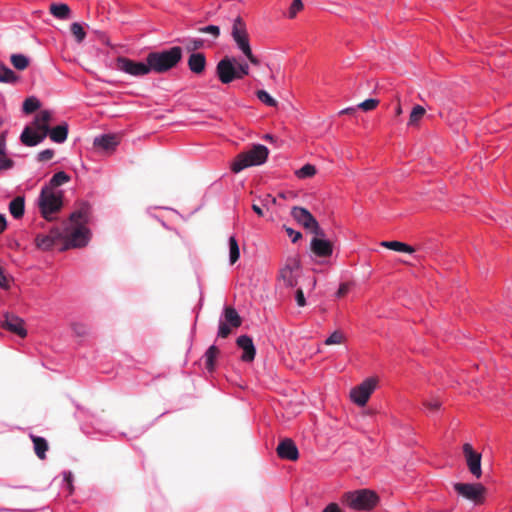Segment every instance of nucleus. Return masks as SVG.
Segmentation results:
<instances>
[{"label":"nucleus","instance_id":"obj_50","mask_svg":"<svg viewBox=\"0 0 512 512\" xmlns=\"http://www.w3.org/2000/svg\"><path fill=\"white\" fill-rule=\"evenodd\" d=\"M54 157V151L52 149H45L38 153L37 159L40 162L49 161Z\"/></svg>","mask_w":512,"mask_h":512},{"label":"nucleus","instance_id":"obj_53","mask_svg":"<svg viewBox=\"0 0 512 512\" xmlns=\"http://www.w3.org/2000/svg\"><path fill=\"white\" fill-rule=\"evenodd\" d=\"M72 329H73L74 333L78 336H85L87 334V329L82 324L74 323V324H72Z\"/></svg>","mask_w":512,"mask_h":512},{"label":"nucleus","instance_id":"obj_2","mask_svg":"<svg viewBox=\"0 0 512 512\" xmlns=\"http://www.w3.org/2000/svg\"><path fill=\"white\" fill-rule=\"evenodd\" d=\"M182 55V48L174 46L168 50L149 53L146 61L149 63L151 71L165 73L177 66L182 59Z\"/></svg>","mask_w":512,"mask_h":512},{"label":"nucleus","instance_id":"obj_37","mask_svg":"<svg viewBox=\"0 0 512 512\" xmlns=\"http://www.w3.org/2000/svg\"><path fill=\"white\" fill-rule=\"evenodd\" d=\"M70 30L78 43H81L85 39L86 32L84 31L81 24L77 22L72 23L70 26Z\"/></svg>","mask_w":512,"mask_h":512},{"label":"nucleus","instance_id":"obj_20","mask_svg":"<svg viewBox=\"0 0 512 512\" xmlns=\"http://www.w3.org/2000/svg\"><path fill=\"white\" fill-rule=\"evenodd\" d=\"M120 143V137L116 134H106L94 139V146L109 151L115 149Z\"/></svg>","mask_w":512,"mask_h":512},{"label":"nucleus","instance_id":"obj_49","mask_svg":"<svg viewBox=\"0 0 512 512\" xmlns=\"http://www.w3.org/2000/svg\"><path fill=\"white\" fill-rule=\"evenodd\" d=\"M249 74V65L247 63H239L236 66L237 79H242L244 76Z\"/></svg>","mask_w":512,"mask_h":512},{"label":"nucleus","instance_id":"obj_5","mask_svg":"<svg viewBox=\"0 0 512 512\" xmlns=\"http://www.w3.org/2000/svg\"><path fill=\"white\" fill-rule=\"evenodd\" d=\"M63 192L52 190L51 187H43L39 196V208L42 216L51 221L52 214L57 213L63 206Z\"/></svg>","mask_w":512,"mask_h":512},{"label":"nucleus","instance_id":"obj_59","mask_svg":"<svg viewBox=\"0 0 512 512\" xmlns=\"http://www.w3.org/2000/svg\"><path fill=\"white\" fill-rule=\"evenodd\" d=\"M7 227L6 218L3 214H0V233L4 232Z\"/></svg>","mask_w":512,"mask_h":512},{"label":"nucleus","instance_id":"obj_33","mask_svg":"<svg viewBox=\"0 0 512 512\" xmlns=\"http://www.w3.org/2000/svg\"><path fill=\"white\" fill-rule=\"evenodd\" d=\"M219 353H220V351L215 345H212L208 348V350L205 353L207 370H209V371L214 370L215 360L218 357Z\"/></svg>","mask_w":512,"mask_h":512},{"label":"nucleus","instance_id":"obj_19","mask_svg":"<svg viewBox=\"0 0 512 512\" xmlns=\"http://www.w3.org/2000/svg\"><path fill=\"white\" fill-rule=\"evenodd\" d=\"M88 214H89V206L87 204H82L79 209H77L70 215L69 222H67L66 224H68V227L69 226H77V227L85 226V224L88 221Z\"/></svg>","mask_w":512,"mask_h":512},{"label":"nucleus","instance_id":"obj_22","mask_svg":"<svg viewBox=\"0 0 512 512\" xmlns=\"http://www.w3.org/2000/svg\"><path fill=\"white\" fill-rule=\"evenodd\" d=\"M30 438L34 445L35 454L39 459L44 460L48 450V442L40 436L30 435Z\"/></svg>","mask_w":512,"mask_h":512},{"label":"nucleus","instance_id":"obj_3","mask_svg":"<svg viewBox=\"0 0 512 512\" xmlns=\"http://www.w3.org/2000/svg\"><path fill=\"white\" fill-rule=\"evenodd\" d=\"M269 155V150L266 146L257 144L248 150L239 153L231 164V170L234 173H239L242 170L251 167L259 166L266 162Z\"/></svg>","mask_w":512,"mask_h":512},{"label":"nucleus","instance_id":"obj_34","mask_svg":"<svg viewBox=\"0 0 512 512\" xmlns=\"http://www.w3.org/2000/svg\"><path fill=\"white\" fill-rule=\"evenodd\" d=\"M229 250H230V254H229L230 263L234 264L237 262V260L240 257L239 246H238L237 240L234 236H231L229 238Z\"/></svg>","mask_w":512,"mask_h":512},{"label":"nucleus","instance_id":"obj_57","mask_svg":"<svg viewBox=\"0 0 512 512\" xmlns=\"http://www.w3.org/2000/svg\"><path fill=\"white\" fill-rule=\"evenodd\" d=\"M244 55L248 58V60L254 64V65H259L260 64V61L259 59L254 56V54L252 53V49L247 51L246 53H244Z\"/></svg>","mask_w":512,"mask_h":512},{"label":"nucleus","instance_id":"obj_8","mask_svg":"<svg viewBox=\"0 0 512 512\" xmlns=\"http://www.w3.org/2000/svg\"><path fill=\"white\" fill-rule=\"evenodd\" d=\"M454 489L459 495L475 504H482L484 502L486 489L480 483H455Z\"/></svg>","mask_w":512,"mask_h":512},{"label":"nucleus","instance_id":"obj_27","mask_svg":"<svg viewBox=\"0 0 512 512\" xmlns=\"http://www.w3.org/2000/svg\"><path fill=\"white\" fill-rule=\"evenodd\" d=\"M18 80L19 77L15 74V72L0 62V82L15 84L18 82Z\"/></svg>","mask_w":512,"mask_h":512},{"label":"nucleus","instance_id":"obj_30","mask_svg":"<svg viewBox=\"0 0 512 512\" xmlns=\"http://www.w3.org/2000/svg\"><path fill=\"white\" fill-rule=\"evenodd\" d=\"M426 113V110L421 105H416L413 107L410 116L408 125L409 126H418L420 123V120L424 117Z\"/></svg>","mask_w":512,"mask_h":512},{"label":"nucleus","instance_id":"obj_42","mask_svg":"<svg viewBox=\"0 0 512 512\" xmlns=\"http://www.w3.org/2000/svg\"><path fill=\"white\" fill-rule=\"evenodd\" d=\"M303 9L302 0H293L289 7L288 17L293 19L296 17L297 13Z\"/></svg>","mask_w":512,"mask_h":512},{"label":"nucleus","instance_id":"obj_62","mask_svg":"<svg viewBox=\"0 0 512 512\" xmlns=\"http://www.w3.org/2000/svg\"><path fill=\"white\" fill-rule=\"evenodd\" d=\"M395 114H396V116H399V115H401V114H402V108H401V105H400V101H399V100H398V104H397V106H396V108H395Z\"/></svg>","mask_w":512,"mask_h":512},{"label":"nucleus","instance_id":"obj_29","mask_svg":"<svg viewBox=\"0 0 512 512\" xmlns=\"http://www.w3.org/2000/svg\"><path fill=\"white\" fill-rule=\"evenodd\" d=\"M10 61L13 67L20 71L25 70L30 64V59L23 54H12Z\"/></svg>","mask_w":512,"mask_h":512},{"label":"nucleus","instance_id":"obj_23","mask_svg":"<svg viewBox=\"0 0 512 512\" xmlns=\"http://www.w3.org/2000/svg\"><path fill=\"white\" fill-rule=\"evenodd\" d=\"M25 200L18 196L9 203V212L15 219H20L24 215Z\"/></svg>","mask_w":512,"mask_h":512},{"label":"nucleus","instance_id":"obj_24","mask_svg":"<svg viewBox=\"0 0 512 512\" xmlns=\"http://www.w3.org/2000/svg\"><path fill=\"white\" fill-rule=\"evenodd\" d=\"M224 318L227 324H230L233 328H238L242 324V319L236 309L231 306H227L224 309Z\"/></svg>","mask_w":512,"mask_h":512},{"label":"nucleus","instance_id":"obj_46","mask_svg":"<svg viewBox=\"0 0 512 512\" xmlns=\"http://www.w3.org/2000/svg\"><path fill=\"white\" fill-rule=\"evenodd\" d=\"M14 166V161L6 156L3 152L0 154V171L11 169Z\"/></svg>","mask_w":512,"mask_h":512},{"label":"nucleus","instance_id":"obj_40","mask_svg":"<svg viewBox=\"0 0 512 512\" xmlns=\"http://www.w3.org/2000/svg\"><path fill=\"white\" fill-rule=\"evenodd\" d=\"M345 341V335L341 331H334L326 340V345L342 344Z\"/></svg>","mask_w":512,"mask_h":512},{"label":"nucleus","instance_id":"obj_51","mask_svg":"<svg viewBox=\"0 0 512 512\" xmlns=\"http://www.w3.org/2000/svg\"><path fill=\"white\" fill-rule=\"evenodd\" d=\"M63 476H64V481L66 482L67 484V489H68V492L69 494H72L73 491H74V486H73V476H72V473L70 471H65L63 473Z\"/></svg>","mask_w":512,"mask_h":512},{"label":"nucleus","instance_id":"obj_41","mask_svg":"<svg viewBox=\"0 0 512 512\" xmlns=\"http://www.w3.org/2000/svg\"><path fill=\"white\" fill-rule=\"evenodd\" d=\"M198 32L203 34H209L214 40L220 36V28L217 25H208L198 29Z\"/></svg>","mask_w":512,"mask_h":512},{"label":"nucleus","instance_id":"obj_61","mask_svg":"<svg viewBox=\"0 0 512 512\" xmlns=\"http://www.w3.org/2000/svg\"><path fill=\"white\" fill-rule=\"evenodd\" d=\"M356 112V108L355 107H349V108H345L343 110H341L339 112L340 115H343V114H354Z\"/></svg>","mask_w":512,"mask_h":512},{"label":"nucleus","instance_id":"obj_26","mask_svg":"<svg viewBox=\"0 0 512 512\" xmlns=\"http://www.w3.org/2000/svg\"><path fill=\"white\" fill-rule=\"evenodd\" d=\"M381 246L397 252L414 253V247L400 241H383Z\"/></svg>","mask_w":512,"mask_h":512},{"label":"nucleus","instance_id":"obj_10","mask_svg":"<svg viewBox=\"0 0 512 512\" xmlns=\"http://www.w3.org/2000/svg\"><path fill=\"white\" fill-rule=\"evenodd\" d=\"M377 385V379L368 378L358 386L354 387L350 392L352 401L358 406H365L375 390Z\"/></svg>","mask_w":512,"mask_h":512},{"label":"nucleus","instance_id":"obj_38","mask_svg":"<svg viewBox=\"0 0 512 512\" xmlns=\"http://www.w3.org/2000/svg\"><path fill=\"white\" fill-rule=\"evenodd\" d=\"M257 98L264 104L270 107H276L277 101L271 97L265 90H258L256 92Z\"/></svg>","mask_w":512,"mask_h":512},{"label":"nucleus","instance_id":"obj_14","mask_svg":"<svg viewBox=\"0 0 512 512\" xmlns=\"http://www.w3.org/2000/svg\"><path fill=\"white\" fill-rule=\"evenodd\" d=\"M325 236H316L311 240L310 251L319 258L330 257L333 253V244L331 241L326 240Z\"/></svg>","mask_w":512,"mask_h":512},{"label":"nucleus","instance_id":"obj_54","mask_svg":"<svg viewBox=\"0 0 512 512\" xmlns=\"http://www.w3.org/2000/svg\"><path fill=\"white\" fill-rule=\"evenodd\" d=\"M295 298H296V302H297L298 306L304 307L306 305V300H305L304 293H303L302 289H298L296 291Z\"/></svg>","mask_w":512,"mask_h":512},{"label":"nucleus","instance_id":"obj_32","mask_svg":"<svg viewBox=\"0 0 512 512\" xmlns=\"http://www.w3.org/2000/svg\"><path fill=\"white\" fill-rule=\"evenodd\" d=\"M35 244L38 249L43 251L50 250L56 244L48 235L38 234L35 238Z\"/></svg>","mask_w":512,"mask_h":512},{"label":"nucleus","instance_id":"obj_58","mask_svg":"<svg viewBox=\"0 0 512 512\" xmlns=\"http://www.w3.org/2000/svg\"><path fill=\"white\" fill-rule=\"evenodd\" d=\"M323 512H342L338 504L336 503H330L325 507Z\"/></svg>","mask_w":512,"mask_h":512},{"label":"nucleus","instance_id":"obj_39","mask_svg":"<svg viewBox=\"0 0 512 512\" xmlns=\"http://www.w3.org/2000/svg\"><path fill=\"white\" fill-rule=\"evenodd\" d=\"M316 174V168L314 165L305 164L302 168H300L296 175L298 178H309Z\"/></svg>","mask_w":512,"mask_h":512},{"label":"nucleus","instance_id":"obj_43","mask_svg":"<svg viewBox=\"0 0 512 512\" xmlns=\"http://www.w3.org/2000/svg\"><path fill=\"white\" fill-rule=\"evenodd\" d=\"M379 104V100L377 99H367L363 102H361L360 104H358V108L363 110V111H371V110H374Z\"/></svg>","mask_w":512,"mask_h":512},{"label":"nucleus","instance_id":"obj_25","mask_svg":"<svg viewBox=\"0 0 512 512\" xmlns=\"http://www.w3.org/2000/svg\"><path fill=\"white\" fill-rule=\"evenodd\" d=\"M50 13L58 19H68L71 14V10L67 4L64 3H53L50 5Z\"/></svg>","mask_w":512,"mask_h":512},{"label":"nucleus","instance_id":"obj_4","mask_svg":"<svg viewBox=\"0 0 512 512\" xmlns=\"http://www.w3.org/2000/svg\"><path fill=\"white\" fill-rule=\"evenodd\" d=\"M378 501V495L368 489L346 492L342 496V502L355 510H370L376 506Z\"/></svg>","mask_w":512,"mask_h":512},{"label":"nucleus","instance_id":"obj_36","mask_svg":"<svg viewBox=\"0 0 512 512\" xmlns=\"http://www.w3.org/2000/svg\"><path fill=\"white\" fill-rule=\"evenodd\" d=\"M40 107V101L35 97H28L23 103V111L26 114L35 112Z\"/></svg>","mask_w":512,"mask_h":512},{"label":"nucleus","instance_id":"obj_6","mask_svg":"<svg viewBox=\"0 0 512 512\" xmlns=\"http://www.w3.org/2000/svg\"><path fill=\"white\" fill-rule=\"evenodd\" d=\"M301 272V262L298 255L289 256L284 266L279 270L278 278L283 285L293 288L298 284V277Z\"/></svg>","mask_w":512,"mask_h":512},{"label":"nucleus","instance_id":"obj_35","mask_svg":"<svg viewBox=\"0 0 512 512\" xmlns=\"http://www.w3.org/2000/svg\"><path fill=\"white\" fill-rule=\"evenodd\" d=\"M68 232H69L68 224L64 223V227L62 229L61 228H52L50 230L49 234H47V235L50 236L55 243H57L60 240H63L65 242V236Z\"/></svg>","mask_w":512,"mask_h":512},{"label":"nucleus","instance_id":"obj_55","mask_svg":"<svg viewBox=\"0 0 512 512\" xmlns=\"http://www.w3.org/2000/svg\"><path fill=\"white\" fill-rule=\"evenodd\" d=\"M0 287H2L4 289L9 288V280L6 277V275L4 274V270L1 265H0Z\"/></svg>","mask_w":512,"mask_h":512},{"label":"nucleus","instance_id":"obj_56","mask_svg":"<svg viewBox=\"0 0 512 512\" xmlns=\"http://www.w3.org/2000/svg\"><path fill=\"white\" fill-rule=\"evenodd\" d=\"M349 292V285L347 283H342L336 292V296L338 298L344 297Z\"/></svg>","mask_w":512,"mask_h":512},{"label":"nucleus","instance_id":"obj_28","mask_svg":"<svg viewBox=\"0 0 512 512\" xmlns=\"http://www.w3.org/2000/svg\"><path fill=\"white\" fill-rule=\"evenodd\" d=\"M231 36H232V38L248 36L247 30H246V25H245L243 19L239 16L236 17L233 21Z\"/></svg>","mask_w":512,"mask_h":512},{"label":"nucleus","instance_id":"obj_9","mask_svg":"<svg viewBox=\"0 0 512 512\" xmlns=\"http://www.w3.org/2000/svg\"><path fill=\"white\" fill-rule=\"evenodd\" d=\"M237 59L225 56L216 65V75L222 84H229L237 80L236 75Z\"/></svg>","mask_w":512,"mask_h":512},{"label":"nucleus","instance_id":"obj_47","mask_svg":"<svg viewBox=\"0 0 512 512\" xmlns=\"http://www.w3.org/2000/svg\"><path fill=\"white\" fill-rule=\"evenodd\" d=\"M205 45V41L203 39L197 38L192 39L189 41V44L187 45L188 51H196L199 49H202Z\"/></svg>","mask_w":512,"mask_h":512},{"label":"nucleus","instance_id":"obj_12","mask_svg":"<svg viewBox=\"0 0 512 512\" xmlns=\"http://www.w3.org/2000/svg\"><path fill=\"white\" fill-rule=\"evenodd\" d=\"M117 68L132 76H143L151 72L147 61L146 63L137 62L126 57H119L117 59Z\"/></svg>","mask_w":512,"mask_h":512},{"label":"nucleus","instance_id":"obj_63","mask_svg":"<svg viewBox=\"0 0 512 512\" xmlns=\"http://www.w3.org/2000/svg\"><path fill=\"white\" fill-rule=\"evenodd\" d=\"M6 136H7V131H3L0 134V141H2V143L5 144V145H6Z\"/></svg>","mask_w":512,"mask_h":512},{"label":"nucleus","instance_id":"obj_7","mask_svg":"<svg viewBox=\"0 0 512 512\" xmlns=\"http://www.w3.org/2000/svg\"><path fill=\"white\" fill-rule=\"evenodd\" d=\"M291 216L293 219L303 226L306 230L310 231L316 236H325L324 230L319 226L315 217L306 209L299 206H294L291 209Z\"/></svg>","mask_w":512,"mask_h":512},{"label":"nucleus","instance_id":"obj_18","mask_svg":"<svg viewBox=\"0 0 512 512\" xmlns=\"http://www.w3.org/2000/svg\"><path fill=\"white\" fill-rule=\"evenodd\" d=\"M187 65L192 73L201 75L206 69V57L201 52L192 53L188 58Z\"/></svg>","mask_w":512,"mask_h":512},{"label":"nucleus","instance_id":"obj_1","mask_svg":"<svg viewBox=\"0 0 512 512\" xmlns=\"http://www.w3.org/2000/svg\"><path fill=\"white\" fill-rule=\"evenodd\" d=\"M53 120V114L49 110H41L31 122L27 125L20 135V141L23 145L33 147L47 137L49 132V124Z\"/></svg>","mask_w":512,"mask_h":512},{"label":"nucleus","instance_id":"obj_31","mask_svg":"<svg viewBox=\"0 0 512 512\" xmlns=\"http://www.w3.org/2000/svg\"><path fill=\"white\" fill-rule=\"evenodd\" d=\"M69 181L70 176L64 171H59L53 175L49 181V184L45 187H51V189L54 190V188L61 186Z\"/></svg>","mask_w":512,"mask_h":512},{"label":"nucleus","instance_id":"obj_13","mask_svg":"<svg viewBox=\"0 0 512 512\" xmlns=\"http://www.w3.org/2000/svg\"><path fill=\"white\" fill-rule=\"evenodd\" d=\"M463 453L470 473L477 479L481 477V454L473 450L469 443L463 445Z\"/></svg>","mask_w":512,"mask_h":512},{"label":"nucleus","instance_id":"obj_21","mask_svg":"<svg viewBox=\"0 0 512 512\" xmlns=\"http://www.w3.org/2000/svg\"><path fill=\"white\" fill-rule=\"evenodd\" d=\"M68 124L63 122L57 125L54 128L49 127V132H47V136L55 143H63L66 141L68 137Z\"/></svg>","mask_w":512,"mask_h":512},{"label":"nucleus","instance_id":"obj_48","mask_svg":"<svg viewBox=\"0 0 512 512\" xmlns=\"http://www.w3.org/2000/svg\"><path fill=\"white\" fill-rule=\"evenodd\" d=\"M231 333V326L224 321H220L218 337L227 338Z\"/></svg>","mask_w":512,"mask_h":512},{"label":"nucleus","instance_id":"obj_17","mask_svg":"<svg viewBox=\"0 0 512 512\" xmlns=\"http://www.w3.org/2000/svg\"><path fill=\"white\" fill-rule=\"evenodd\" d=\"M236 343L238 347L243 350L241 360L244 362L253 361L256 355V349L252 338L247 335H241L237 338Z\"/></svg>","mask_w":512,"mask_h":512},{"label":"nucleus","instance_id":"obj_60","mask_svg":"<svg viewBox=\"0 0 512 512\" xmlns=\"http://www.w3.org/2000/svg\"><path fill=\"white\" fill-rule=\"evenodd\" d=\"M252 209H253V211H254L258 216L262 217V216L264 215V212H263L262 208H261L259 205H257V204H253V205H252Z\"/></svg>","mask_w":512,"mask_h":512},{"label":"nucleus","instance_id":"obj_11","mask_svg":"<svg viewBox=\"0 0 512 512\" xmlns=\"http://www.w3.org/2000/svg\"><path fill=\"white\" fill-rule=\"evenodd\" d=\"M88 233L89 231L85 226H74L72 230L69 226V232L65 236V242L61 250L84 247L89 240Z\"/></svg>","mask_w":512,"mask_h":512},{"label":"nucleus","instance_id":"obj_64","mask_svg":"<svg viewBox=\"0 0 512 512\" xmlns=\"http://www.w3.org/2000/svg\"><path fill=\"white\" fill-rule=\"evenodd\" d=\"M6 151V145L0 141V154Z\"/></svg>","mask_w":512,"mask_h":512},{"label":"nucleus","instance_id":"obj_52","mask_svg":"<svg viewBox=\"0 0 512 512\" xmlns=\"http://www.w3.org/2000/svg\"><path fill=\"white\" fill-rule=\"evenodd\" d=\"M285 231L287 235L291 238L293 243H296L298 240L302 238L301 232L295 231L290 227H285Z\"/></svg>","mask_w":512,"mask_h":512},{"label":"nucleus","instance_id":"obj_15","mask_svg":"<svg viewBox=\"0 0 512 512\" xmlns=\"http://www.w3.org/2000/svg\"><path fill=\"white\" fill-rule=\"evenodd\" d=\"M2 327L12 333L17 334L21 338H24L27 335L24 320L14 314L7 313L4 315Z\"/></svg>","mask_w":512,"mask_h":512},{"label":"nucleus","instance_id":"obj_44","mask_svg":"<svg viewBox=\"0 0 512 512\" xmlns=\"http://www.w3.org/2000/svg\"><path fill=\"white\" fill-rule=\"evenodd\" d=\"M235 41L237 47L244 53L251 50L250 44H249V37H239V38H233Z\"/></svg>","mask_w":512,"mask_h":512},{"label":"nucleus","instance_id":"obj_16","mask_svg":"<svg viewBox=\"0 0 512 512\" xmlns=\"http://www.w3.org/2000/svg\"><path fill=\"white\" fill-rule=\"evenodd\" d=\"M276 452L281 459L296 461L299 458L298 448L290 438L281 440L276 448Z\"/></svg>","mask_w":512,"mask_h":512},{"label":"nucleus","instance_id":"obj_45","mask_svg":"<svg viewBox=\"0 0 512 512\" xmlns=\"http://www.w3.org/2000/svg\"><path fill=\"white\" fill-rule=\"evenodd\" d=\"M441 401L437 397L426 399L423 401V405L431 411H436L441 407Z\"/></svg>","mask_w":512,"mask_h":512}]
</instances>
